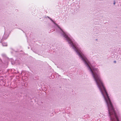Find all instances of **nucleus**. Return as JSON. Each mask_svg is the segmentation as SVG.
I'll use <instances>...</instances> for the list:
<instances>
[{
  "label": "nucleus",
  "mask_w": 121,
  "mask_h": 121,
  "mask_svg": "<svg viewBox=\"0 0 121 121\" xmlns=\"http://www.w3.org/2000/svg\"><path fill=\"white\" fill-rule=\"evenodd\" d=\"M114 62L115 63H116V61H114Z\"/></svg>",
  "instance_id": "obj_5"
},
{
  "label": "nucleus",
  "mask_w": 121,
  "mask_h": 121,
  "mask_svg": "<svg viewBox=\"0 0 121 121\" xmlns=\"http://www.w3.org/2000/svg\"><path fill=\"white\" fill-rule=\"evenodd\" d=\"M2 45L3 46H7V44L6 43H2Z\"/></svg>",
  "instance_id": "obj_2"
},
{
  "label": "nucleus",
  "mask_w": 121,
  "mask_h": 121,
  "mask_svg": "<svg viewBox=\"0 0 121 121\" xmlns=\"http://www.w3.org/2000/svg\"><path fill=\"white\" fill-rule=\"evenodd\" d=\"M49 19H50L55 24V25H57V24L55 23L50 18H49Z\"/></svg>",
  "instance_id": "obj_3"
},
{
  "label": "nucleus",
  "mask_w": 121,
  "mask_h": 121,
  "mask_svg": "<svg viewBox=\"0 0 121 121\" xmlns=\"http://www.w3.org/2000/svg\"><path fill=\"white\" fill-rule=\"evenodd\" d=\"M48 18H49H49H50L49 17H48Z\"/></svg>",
  "instance_id": "obj_7"
},
{
  "label": "nucleus",
  "mask_w": 121,
  "mask_h": 121,
  "mask_svg": "<svg viewBox=\"0 0 121 121\" xmlns=\"http://www.w3.org/2000/svg\"><path fill=\"white\" fill-rule=\"evenodd\" d=\"M60 30L62 31V35L71 44V46L72 47L78 55L82 58L85 64L86 65V66L91 72L97 86L99 88L107 104L110 121H119V113L115 111L113 108L109 96L104 86L99 73L98 70L97 68H93L92 69H91L90 66V63L81 52L80 50L74 46L73 44L72 39L69 38L62 30Z\"/></svg>",
  "instance_id": "obj_1"
},
{
  "label": "nucleus",
  "mask_w": 121,
  "mask_h": 121,
  "mask_svg": "<svg viewBox=\"0 0 121 121\" xmlns=\"http://www.w3.org/2000/svg\"><path fill=\"white\" fill-rule=\"evenodd\" d=\"M114 1V2L113 3V4H114V5H115L116 3V2H115V1Z\"/></svg>",
  "instance_id": "obj_4"
},
{
  "label": "nucleus",
  "mask_w": 121,
  "mask_h": 121,
  "mask_svg": "<svg viewBox=\"0 0 121 121\" xmlns=\"http://www.w3.org/2000/svg\"><path fill=\"white\" fill-rule=\"evenodd\" d=\"M48 18H49H49H50L49 17H48Z\"/></svg>",
  "instance_id": "obj_6"
}]
</instances>
